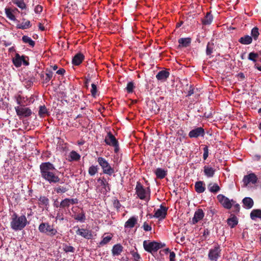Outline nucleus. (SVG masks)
Returning <instances> with one entry per match:
<instances>
[{"mask_svg": "<svg viewBox=\"0 0 261 261\" xmlns=\"http://www.w3.org/2000/svg\"><path fill=\"white\" fill-rule=\"evenodd\" d=\"M38 115L40 117H44L46 115L48 116L49 115V112L48 111L44 105L40 106L39 107Z\"/></svg>", "mask_w": 261, "mask_h": 261, "instance_id": "30", "label": "nucleus"}, {"mask_svg": "<svg viewBox=\"0 0 261 261\" xmlns=\"http://www.w3.org/2000/svg\"><path fill=\"white\" fill-rule=\"evenodd\" d=\"M29 58L28 56L22 55L20 56L16 53L15 57L12 59V62L16 67H19L23 64L24 66L29 65Z\"/></svg>", "mask_w": 261, "mask_h": 261, "instance_id": "5", "label": "nucleus"}, {"mask_svg": "<svg viewBox=\"0 0 261 261\" xmlns=\"http://www.w3.org/2000/svg\"><path fill=\"white\" fill-rule=\"evenodd\" d=\"M179 43V47H187L190 45L191 43V38H181L178 40Z\"/></svg>", "mask_w": 261, "mask_h": 261, "instance_id": "19", "label": "nucleus"}, {"mask_svg": "<svg viewBox=\"0 0 261 261\" xmlns=\"http://www.w3.org/2000/svg\"><path fill=\"white\" fill-rule=\"evenodd\" d=\"M239 42L244 45H249L252 42V38L249 35H245L239 39Z\"/></svg>", "mask_w": 261, "mask_h": 261, "instance_id": "25", "label": "nucleus"}, {"mask_svg": "<svg viewBox=\"0 0 261 261\" xmlns=\"http://www.w3.org/2000/svg\"><path fill=\"white\" fill-rule=\"evenodd\" d=\"M98 182H99L101 186L105 189H106L107 186L109 185L108 181L104 178H102V179L99 178L98 179Z\"/></svg>", "mask_w": 261, "mask_h": 261, "instance_id": "53", "label": "nucleus"}, {"mask_svg": "<svg viewBox=\"0 0 261 261\" xmlns=\"http://www.w3.org/2000/svg\"><path fill=\"white\" fill-rule=\"evenodd\" d=\"M91 95L93 97H96V93H97V86L95 84H91Z\"/></svg>", "mask_w": 261, "mask_h": 261, "instance_id": "51", "label": "nucleus"}, {"mask_svg": "<svg viewBox=\"0 0 261 261\" xmlns=\"http://www.w3.org/2000/svg\"><path fill=\"white\" fill-rule=\"evenodd\" d=\"M74 228H76L75 233L77 235L81 236L86 239H92L93 237L91 230L86 228H80L78 226H75Z\"/></svg>", "mask_w": 261, "mask_h": 261, "instance_id": "10", "label": "nucleus"}, {"mask_svg": "<svg viewBox=\"0 0 261 261\" xmlns=\"http://www.w3.org/2000/svg\"><path fill=\"white\" fill-rule=\"evenodd\" d=\"M22 41L24 43L29 44L32 47H34L35 42L33 41L30 37L28 36L24 35L22 37Z\"/></svg>", "mask_w": 261, "mask_h": 261, "instance_id": "35", "label": "nucleus"}, {"mask_svg": "<svg viewBox=\"0 0 261 261\" xmlns=\"http://www.w3.org/2000/svg\"><path fill=\"white\" fill-rule=\"evenodd\" d=\"M144 230L146 231H150L151 230V227L147 222H144L143 225Z\"/></svg>", "mask_w": 261, "mask_h": 261, "instance_id": "56", "label": "nucleus"}, {"mask_svg": "<svg viewBox=\"0 0 261 261\" xmlns=\"http://www.w3.org/2000/svg\"><path fill=\"white\" fill-rule=\"evenodd\" d=\"M143 247L146 251L151 253L157 251L159 249L162 248L163 246L161 243L155 241H144L143 242Z\"/></svg>", "mask_w": 261, "mask_h": 261, "instance_id": "7", "label": "nucleus"}, {"mask_svg": "<svg viewBox=\"0 0 261 261\" xmlns=\"http://www.w3.org/2000/svg\"><path fill=\"white\" fill-rule=\"evenodd\" d=\"M151 108L150 109V111L152 113L154 114H157L159 112L160 108L158 106L157 103L155 101H151L150 102V105Z\"/></svg>", "mask_w": 261, "mask_h": 261, "instance_id": "41", "label": "nucleus"}, {"mask_svg": "<svg viewBox=\"0 0 261 261\" xmlns=\"http://www.w3.org/2000/svg\"><path fill=\"white\" fill-rule=\"evenodd\" d=\"M39 204L47 207L49 205V199L45 196H40L39 198Z\"/></svg>", "mask_w": 261, "mask_h": 261, "instance_id": "43", "label": "nucleus"}, {"mask_svg": "<svg viewBox=\"0 0 261 261\" xmlns=\"http://www.w3.org/2000/svg\"><path fill=\"white\" fill-rule=\"evenodd\" d=\"M39 231L42 233L53 237L58 233L57 229L55 228L53 225H50L48 222H42L38 227Z\"/></svg>", "mask_w": 261, "mask_h": 261, "instance_id": "3", "label": "nucleus"}, {"mask_svg": "<svg viewBox=\"0 0 261 261\" xmlns=\"http://www.w3.org/2000/svg\"><path fill=\"white\" fill-rule=\"evenodd\" d=\"M188 135L190 138H197L200 137H203L205 135V131L203 127H197L190 131Z\"/></svg>", "mask_w": 261, "mask_h": 261, "instance_id": "14", "label": "nucleus"}, {"mask_svg": "<svg viewBox=\"0 0 261 261\" xmlns=\"http://www.w3.org/2000/svg\"><path fill=\"white\" fill-rule=\"evenodd\" d=\"M221 249L219 245H215L208 251V257L212 261H217L221 256Z\"/></svg>", "mask_w": 261, "mask_h": 261, "instance_id": "8", "label": "nucleus"}, {"mask_svg": "<svg viewBox=\"0 0 261 261\" xmlns=\"http://www.w3.org/2000/svg\"><path fill=\"white\" fill-rule=\"evenodd\" d=\"M215 171V169L208 165H205L204 167L203 171L205 175L207 177H213L214 175Z\"/></svg>", "mask_w": 261, "mask_h": 261, "instance_id": "20", "label": "nucleus"}, {"mask_svg": "<svg viewBox=\"0 0 261 261\" xmlns=\"http://www.w3.org/2000/svg\"><path fill=\"white\" fill-rule=\"evenodd\" d=\"M238 223L237 218L235 216L227 219V223L231 228H233L237 225Z\"/></svg>", "mask_w": 261, "mask_h": 261, "instance_id": "44", "label": "nucleus"}, {"mask_svg": "<svg viewBox=\"0 0 261 261\" xmlns=\"http://www.w3.org/2000/svg\"><path fill=\"white\" fill-rule=\"evenodd\" d=\"M168 208L161 204L160 208L157 210H154V214L153 217L158 219L159 220L164 219L167 214V211Z\"/></svg>", "mask_w": 261, "mask_h": 261, "instance_id": "12", "label": "nucleus"}, {"mask_svg": "<svg viewBox=\"0 0 261 261\" xmlns=\"http://www.w3.org/2000/svg\"><path fill=\"white\" fill-rule=\"evenodd\" d=\"M43 10V7L39 5H37L34 9V11L37 14H40Z\"/></svg>", "mask_w": 261, "mask_h": 261, "instance_id": "55", "label": "nucleus"}, {"mask_svg": "<svg viewBox=\"0 0 261 261\" xmlns=\"http://www.w3.org/2000/svg\"><path fill=\"white\" fill-rule=\"evenodd\" d=\"M91 78L89 75H88L87 77H85L84 84L86 88H88L89 83L90 81Z\"/></svg>", "mask_w": 261, "mask_h": 261, "instance_id": "59", "label": "nucleus"}, {"mask_svg": "<svg viewBox=\"0 0 261 261\" xmlns=\"http://www.w3.org/2000/svg\"><path fill=\"white\" fill-rule=\"evenodd\" d=\"M204 216V214L201 209H198L194 214V217L192 219V223L193 224H196L200 220H202Z\"/></svg>", "mask_w": 261, "mask_h": 261, "instance_id": "15", "label": "nucleus"}, {"mask_svg": "<svg viewBox=\"0 0 261 261\" xmlns=\"http://www.w3.org/2000/svg\"><path fill=\"white\" fill-rule=\"evenodd\" d=\"M257 180L258 178L254 173H249L244 176L243 179V186L247 187L249 185H254L257 183Z\"/></svg>", "mask_w": 261, "mask_h": 261, "instance_id": "11", "label": "nucleus"}, {"mask_svg": "<svg viewBox=\"0 0 261 261\" xmlns=\"http://www.w3.org/2000/svg\"><path fill=\"white\" fill-rule=\"evenodd\" d=\"M56 219L57 220H59V221H63L64 220V215H63V212H62L61 211V210H59L57 213V215L56 216Z\"/></svg>", "mask_w": 261, "mask_h": 261, "instance_id": "50", "label": "nucleus"}, {"mask_svg": "<svg viewBox=\"0 0 261 261\" xmlns=\"http://www.w3.org/2000/svg\"><path fill=\"white\" fill-rule=\"evenodd\" d=\"M102 169L104 173L107 174L109 175H111L114 172V170L112 168L110 164H100Z\"/></svg>", "mask_w": 261, "mask_h": 261, "instance_id": "27", "label": "nucleus"}, {"mask_svg": "<svg viewBox=\"0 0 261 261\" xmlns=\"http://www.w3.org/2000/svg\"><path fill=\"white\" fill-rule=\"evenodd\" d=\"M53 72L48 69H46L45 78L43 79V83L47 84L53 77Z\"/></svg>", "mask_w": 261, "mask_h": 261, "instance_id": "37", "label": "nucleus"}, {"mask_svg": "<svg viewBox=\"0 0 261 261\" xmlns=\"http://www.w3.org/2000/svg\"><path fill=\"white\" fill-rule=\"evenodd\" d=\"M15 110L17 115L20 118L22 117H29L32 114L31 110L30 108L25 107H15Z\"/></svg>", "mask_w": 261, "mask_h": 261, "instance_id": "13", "label": "nucleus"}, {"mask_svg": "<svg viewBox=\"0 0 261 261\" xmlns=\"http://www.w3.org/2000/svg\"><path fill=\"white\" fill-rule=\"evenodd\" d=\"M40 168L42 177L49 183L59 181L60 178L56 175L57 171L53 164H40Z\"/></svg>", "mask_w": 261, "mask_h": 261, "instance_id": "1", "label": "nucleus"}, {"mask_svg": "<svg viewBox=\"0 0 261 261\" xmlns=\"http://www.w3.org/2000/svg\"><path fill=\"white\" fill-rule=\"evenodd\" d=\"M170 73L167 70L160 71L156 75L158 80L164 82L169 77Z\"/></svg>", "mask_w": 261, "mask_h": 261, "instance_id": "16", "label": "nucleus"}, {"mask_svg": "<svg viewBox=\"0 0 261 261\" xmlns=\"http://www.w3.org/2000/svg\"><path fill=\"white\" fill-rule=\"evenodd\" d=\"M81 155L75 151H71L68 156L69 162H77L80 160Z\"/></svg>", "mask_w": 261, "mask_h": 261, "instance_id": "22", "label": "nucleus"}, {"mask_svg": "<svg viewBox=\"0 0 261 261\" xmlns=\"http://www.w3.org/2000/svg\"><path fill=\"white\" fill-rule=\"evenodd\" d=\"M250 218L253 220H255L256 218L261 219V210H253L250 213Z\"/></svg>", "mask_w": 261, "mask_h": 261, "instance_id": "28", "label": "nucleus"}, {"mask_svg": "<svg viewBox=\"0 0 261 261\" xmlns=\"http://www.w3.org/2000/svg\"><path fill=\"white\" fill-rule=\"evenodd\" d=\"M135 190L138 197L140 199L147 201L149 200L150 193L146 190L140 182H137Z\"/></svg>", "mask_w": 261, "mask_h": 261, "instance_id": "4", "label": "nucleus"}, {"mask_svg": "<svg viewBox=\"0 0 261 261\" xmlns=\"http://www.w3.org/2000/svg\"><path fill=\"white\" fill-rule=\"evenodd\" d=\"M98 170L97 166H91L89 169V174L93 176L97 173Z\"/></svg>", "mask_w": 261, "mask_h": 261, "instance_id": "48", "label": "nucleus"}, {"mask_svg": "<svg viewBox=\"0 0 261 261\" xmlns=\"http://www.w3.org/2000/svg\"><path fill=\"white\" fill-rule=\"evenodd\" d=\"M97 161L98 163H108L102 158H98Z\"/></svg>", "mask_w": 261, "mask_h": 261, "instance_id": "64", "label": "nucleus"}, {"mask_svg": "<svg viewBox=\"0 0 261 261\" xmlns=\"http://www.w3.org/2000/svg\"><path fill=\"white\" fill-rule=\"evenodd\" d=\"M12 2L22 10L26 9V5L24 2V0H12Z\"/></svg>", "mask_w": 261, "mask_h": 261, "instance_id": "38", "label": "nucleus"}, {"mask_svg": "<svg viewBox=\"0 0 261 261\" xmlns=\"http://www.w3.org/2000/svg\"><path fill=\"white\" fill-rule=\"evenodd\" d=\"M68 190V189L64 186H57L54 188V191L57 194L64 193Z\"/></svg>", "mask_w": 261, "mask_h": 261, "instance_id": "39", "label": "nucleus"}, {"mask_svg": "<svg viewBox=\"0 0 261 261\" xmlns=\"http://www.w3.org/2000/svg\"><path fill=\"white\" fill-rule=\"evenodd\" d=\"M74 219L77 221L81 222H85L86 220L85 214L84 212H82L80 213L77 214V215L74 216Z\"/></svg>", "mask_w": 261, "mask_h": 261, "instance_id": "40", "label": "nucleus"}, {"mask_svg": "<svg viewBox=\"0 0 261 261\" xmlns=\"http://www.w3.org/2000/svg\"><path fill=\"white\" fill-rule=\"evenodd\" d=\"M251 37L252 39H253L254 40H256L258 39V37L259 35L258 28L257 27H254L251 32Z\"/></svg>", "mask_w": 261, "mask_h": 261, "instance_id": "42", "label": "nucleus"}, {"mask_svg": "<svg viewBox=\"0 0 261 261\" xmlns=\"http://www.w3.org/2000/svg\"><path fill=\"white\" fill-rule=\"evenodd\" d=\"M5 13L7 18L13 21H16L17 22H19L18 20L16 19L15 15L13 14L12 12L11 9L9 8H5Z\"/></svg>", "mask_w": 261, "mask_h": 261, "instance_id": "31", "label": "nucleus"}, {"mask_svg": "<svg viewBox=\"0 0 261 261\" xmlns=\"http://www.w3.org/2000/svg\"><path fill=\"white\" fill-rule=\"evenodd\" d=\"M238 77L239 78L241 79V80H243L245 78L244 74L242 72H240V73H238Z\"/></svg>", "mask_w": 261, "mask_h": 261, "instance_id": "63", "label": "nucleus"}, {"mask_svg": "<svg viewBox=\"0 0 261 261\" xmlns=\"http://www.w3.org/2000/svg\"><path fill=\"white\" fill-rule=\"evenodd\" d=\"M32 24L30 20H27L25 22H22L21 23H18L16 25L17 29L25 30L31 28Z\"/></svg>", "mask_w": 261, "mask_h": 261, "instance_id": "33", "label": "nucleus"}, {"mask_svg": "<svg viewBox=\"0 0 261 261\" xmlns=\"http://www.w3.org/2000/svg\"><path fill=\"white\" fill-rule=\"evenodd\" d=\"M194 93V88H193V87L191 85L190 87L189 90L188 91V93L187 96H190L192 94H193Z\"/></svg>", "mask_w": 261, "mask_h": 261, "instance_id": "61", "label": "nucleus"}, {"mask_svg": "<svg viewBox=\"0 0 261 261\" xmlns=\"http://www.w3.org/2000/svg\"><path fill=\"white\" fill-rule=\"evenodd\" d=\"M63 250L65 252H72L73 253L75 249L73 247L67 245H64L63 247Z\"/></svg>", "mask_w": 261, "mask_h": 261, "instance_id": "49", "label": "nucleus"}, {"mask_svg": "<svg viewBox=\"0 0 261 261\" xmlns=\"http://www.w3.org/2000/svg\"><path fill=\"white\" fill-rule=\"evenodd\" d=\"M213 20V16L211 12H207L202 19V23L204 25H210Z\"/></svg>", "mask_w": 261, "mask_h": 261, "instance_id": "24", "label": "nucleus"}, {"mask_svg": "<svg viewBox=\"0 0 261 261\" xmlns=\"http://www.w3.org/2000/svg\"><path fill=\"white\" fill-rule=\"evenodd\" d=\"M215 48V44L212 42H208L206 45V54L207 56H211L213 53Z\"/></svg>", "mask_w": 261, "mask_h": 261, "instance_id": "36", "label": "nucleus"}, {"mask_svg": "<svg viewBox=\"0 0 261 261\" xmlns=\"http://www.w3.org/2000/svg\"><path fill=\"white\" fill-rule=\"evenodd\" d=\"M175 253L173 252H170L169 258L170 261H175Z\"/></svg>", "mask_w": 261, "mask_h": 261, "instance_id": "60", "label": "nucleus"}, {"mask_svg": "<svg viewBox=\"0 0 261 261\" xmlns=\"http://www.w3.org/2000/svg\"><path fill=\"white\" fill-rule=\"evenodd\" d=\"M123 251V247L120 244L115 245L112 248V253L113 256H118L121 254Z\"/></svg>", "mask_w": 261, "mask_h": 261, "instance_id": "23", "label": "nucleus"}, {"mask_svg": "<svg viewBox=\"0 0 261 261\" xmlns=\"http://www.w3.org/2000/svg\"><path fill=\"white\" fill-rule=\"evenodd\" d=\"M195 189L196 192L198 193L204 192L205 190V184L202 181L196 182L195 184Z\"/></svg>", "mask_w": 261, "mask_h": 261, "instance_id": "21", "label": "nucleus"}, {"mask_svg": "<svg viewBox=\"0 0 261 261\" xmlns=\"http://www.w3.org/2000/svg\"><path fill=\"white\" fill-rule=\"evenodd\" d=\"M138 219L136 216L131 217L125 223L124 227L125 228H132L137 223Z\"/></svg>", "mask_w": 261, "mask_h": 261, "instance_id": "18", "label": "nucleus"}, {"mask_svg": "<svg viewBox=\"0 0 261 261\" xmlns=\"http://www.w3.org/2000/svg\"><path fill=\"white\" fill-rule=\"evenodd\" d=\"M65 72V70L64 68H60L57 71L56 73L58 74L63 75Z\"/></svg>", "mask_w": 261, "mask_h": 261, "instance_id": "62", "label": "nucleus"}, {"mask_svg": "<svg viewBox=\"0 0 261 261\" xmlns=\"http://www.w3.org/2000/svg\"><path fill=\"white\" fill-rule=\"evenodd\" d=\"M130 254L132 255L135 261H139L141 259L140 255L137 251V249L130 251Z\"/></svg>", "mask_w": 261, "mask_h": 261, "instance_id": "45", "label": "nucleus"}, {"mask_svg": "<svg viewBox=\"0 0 261 261\" xmlns=\"http://www.w3.org/2000/svg\"><path fill=\"white\" fill-rule=\"evenodd\" d=\"M135 86H134V83L133 82H130L127 83V86L126 87V90L128 93H133L134 91V89Z\"/></svg>", "mask_w": 261, "mask_h": 261, "instance_id": "46", "label": "nucleus"}, {"mask_svg": "<svg viewBox=\"0 0 261 261\" xmlns=\"http://www.w3.org/2000/svg\"><path fill=\"white\" fill-rule=\"evenodd\" d=\"M107 233H105L102 236V239L99 243L100 246H104L108 244L112 239L113 235L112 234H109L107 236Z\"/></svg>", "mask_w": 261, "mask_h": 261, "instance_id": "29", "label": "nucleus"}, {"mask_svg": "<svg viewBox=\"0 0 261 261\" xmlns=\"http://www.w3.org/2000/svg\"><path fill=\"white\" fill-rule=\"evenodd\" d=\"M68 201L69 203V205L75 204L78 203V199L77 198H68Z\"/></svg>", "mask_w": 261, "mask_h": 261, "instance_id": "57", "label": "nucleus"}, {"mask_svg": "<svg viewBox=\"0 0 261 261\" xmlns=\"http://www.w3.org/2000/svg\"><path fill=\"white\" fill-rule=\"evenodd\" d=\"M29 222L24 215L19 216L14 213L11 217L10 226L14 231L22 230L28 224Z\"/></svg>", "mask_w": 261, "mask_h": 261, "instance_id": "2", "label": "nucleus"}, {"mask_svg": "<svg viewBox=\"0 0 261 261\" xmlns=\"http://www.w3.org/2000/svg\"><path fill=\"white\" fill-rule=\"evenodd\" d=\"M84 56L83 54L79 53L76 54L72 58V63L75 66L80 65L83 60L84 59Z\"/></svg>", "mask_w": 261, "mask_h": 261, "instance_id": "17", "label": "nucleus"}, {"mask_svg": "<svg viewBox=\"0 0 261 261\" xmlns=\"http://www.w3.org/2000/svg\"><path fill=\"white\" fill-rule=\"evenodd\" d=\"M155 174L157 178L163 179L167 175V170L159 168L155 171Z\"/></svg>", "mask_w": 261, "mask_h": 261, "instance_id": "26", "label": "nucleus"}, {"mask_svg": "<svg viewBox=\"0 0 261 261\" xmlns=\"http://www.w3.org/2000/svg\"><path fill=\"white\" fill-rule=\"evenodd\" d=\"M208 188L209 191L211 193H216L219 192L220 190V188L218 185L216 183H210L208 186Z\"/></svg>", "mask_w": 261, "mask_h": 261, "instance_id": "34", "label": "nucleus"}, {"mask_svg": "<svg viewBox=\"0 0 261 261\" xmlns=\"http://www.w3.org/2000/svg\"><path fill=\"white\" fill-rule=\"evenodd\" d=\"M208 146H205L203 148V158L204 160H205L208 157Z\"/></svg>", "mask_w": 261, "mask_h": 261, "instance_id": "54", "label": "nucleus"}, {"mask_svg": "<svg viewBox=\"0 0 261 261\" xmlns=\"http://www.w3.org/2000/svg\"><path fill=\"white\" fill-rule=\"evenodd\" d=\"M217 198L222 206L227 209H230L232 205L234 204L235 203V201L233 200H230L222 194H219L217 196Z\"/></svg>", "mask_w": 261, "mask_h": 261, "instance_id": "9", "label": "nucleus"}, {"mask_svg": "<svg viewBox=\"0 0 261 261\" xmlns=\"http://www.w3.org/2000/svg\"><path fill=\"white\" fill-rule=\"evenodd\" d=\"M68 201L69 203V205L75 204L78 203V199L77 198H68Z\"/></svg>", "mask_w": 261, "mask_h": 261, "instance_id": "58", "label": "nucleus"}, {"mask_svg": "<svg viewBox=\"0 0 261 261\" xmlns=\"http://www.w3.org/2000/svg\"><path fill=\"white\" fill-rule=\"evenodd\" d=\"M60 207H62V208H64V207H68L70 205H69V203L68 201V198H65L63 200H62L61 202H60Z\"/></svg>", "mask_w": 261, "mask_h": 261, "instance_id": "52", "label": "nucleus"}, {"mask_svg": "<svg viewBox=\"0 0 261 261\" xmlns=\"http://www.w3.org/2000/svg\"><path fill=\"white\" fill-rule=\"evenodd\" d=\"M105 142L107 145L114 147L115 153L118 152L119 149L118 142L111 132H108L105 139Z\"/></svg>", "mask_w": 261, "mask_h": 261, "instance_id": "6", "label": "nucleus"}, {"mask_svg": "<svg viewBox=\"0 0 261 261\" xmlns=\"http://www.w3.org/2000/svg\"><path fill=\"white\" fill-rule=\"evenodd\" d=\"M243 203L247 208H251L253 205V201L250 197H245L243 200Z\"/></svg>", "mask_w": 261, "mask_h": 261, "instance_id": "32", "label": "nucleus"}, {"mask_svg": "<svg viewBox=\"0 0 261 261\" xmlns=\"http://www.w3.org/2000/svg\"><path fill=\"white\" fill-rule=\"evenodd\" d=\"M258 54L254 52H251L249 54L248 59V60L253 61V62H256V58H258Z\"/></svg>", "mask_w": 261, "mask_h": 261, "instance_id": "47", "label": "nucleus"}]
</instances>
